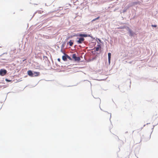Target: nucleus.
I'll use <instances>...</instances> for the list:
<instances>
[{
	"label": "nucleus",
	"mask_w": 158,
	"mask_h": 158,
	"mask_svg": "<svg viewBox=\"0 0 158 158\" xmlns=\"http://www.w3.org/2000/svg\"><path fill=\"white\" fill-rule=\"evenodd\" d=\"M6 81H8V80H7V79H6Z\"/></svg>",
	"instance_id": "15"
},
{
	"label": "nucleus",
	"mask_w": 158,
	"mask_h": 158,
	"mask_svg": "<svg viewBox=\"0 0 158 158\" xmlns=\"http://www.w3.org/2000/svg\"><path fill=\"white\" fill-rule=\"evenodd\" d=\"M66 56H67V57L70 60H71V58L70 57H69V56H68V55L66 54Z\"/></svg>",
	"instance_id": "11"
},
{
	"label": "nucleus",
	"mask_w": 158,
	"mask_h": 158,
	"mask_svg": "<svg viewBox=\"0 0 158 158\" xmlns=\"http://www.w3.org/2000/svg\"><path fill=\"white\" fill-rule=\"evenodd\" d=\"M69 44L70 46H72L73 45V43L72 42L71 40H70L69 42Z\"/></svg>",
	"instance_id": "8"
},
{
	"label": "nucleus",
	"mask_w": 158,
	"mask_h": 158,
	"mask_svg": "<svg viewBox=\"0 0 158 158\" xmlns=\"http://www.w3.org/2000/svg\"><path fill=\"white\" fill-rule=\"evenodd\" d=\"M57 60L59 62H60V58H58V59H57Z\"/></svg>",
	"instance_id": "14"
},
{
	"label": "nucleus",
	"mask_w": 158,
	"mask_h": 158,
	"mask_svg": "<svg viewBox=\"0 0 158 158\" xmlns=\"http://www.w3.org/2000/svg\"><path fill=\"white\" fill-rule=\"evenodd\" d=\"M77 36L81 37L79 38H77V39H79L77 41V43L78 44H81L85 40L84 38L83 37H86L87 36V35L82 34H79Z\"/></svg>",
	"instance_id": "1"
},
{
	"label": "nucleus",
	"mask_w": 158,
	"mask_h": 158,
	"mask_svg": "<svg viewBox=\"0 0 158 158\" xmlns=\"http://www.w3.org/2000/svg\"><path fill=\"white\" fill-rule=\"evenodd\" d=\"M27 73L28 75L31 77H33V73L32 72V71L31 70H29L27 71Z\"/></svg>",
	"instance_id": "4"
},
{
	"label": "nucleus",
	"mask_w": 158,
	"mask_h": 158,
	"mask_svg": "<svg viewBox=\"0 0 158 158\" xmlns=\"http://www.w3.org/2000/svg\"><path fill=\"white\" fill-rule=\"evenodd\" d=\"M67 56H66V55H65V56H62V58L63 60H64V61H67Z\"/></svg>",
	"instance_id": "7"
},
{
	"label": "nucleus",
	"mask_w": 158,
	"mask_h": 158,
	"mask_svg": "<svg viewBox=\"0 0 158 158\" xmlns=\"http://www.w3.org/2000/svg\"><path fill=\"white\" fill-rule=\"evenodd\" d=\"M100 18V17L99 16H98V17L97 18L93 19L92 20V22H93V21H95L96 20H97V19H98L99 18Z\"/></svg>",
	"instance_id": "10"
},
{
	"label": "nucleus",
	"mask_w": 158,
	"mask_h": 158,
	"mask_svg": "<svg viewBox=\"0 0 158 158\" xmlns=\"http://www.w3.org/2000/svg\"><path fill=\"white\" fill-rule=\"evenodd\" d=\"M7 71L4 69H1L0 70V75L1 76H4L7 73Z\"/></svg>",
	"instance_id": "2"
},
{
	"label": "nucleus",
	"mask_w": 158,
	"mask_h": 158,
	"mask_svg": "<svg viewBox=\"0 0 158 158\" xmlns=\"http://www.w3.org/2000/svg\"><path fill=\"white\" fill-rule=\"evenodd\" d=\"M99 50V47H97L96 48V51H98Z\"/></svg>",
	"instance_id": "13"
},
{
	"label": "nucleus",
	"mask_w": 158,
	"mask_h": 158,
	"mask_svg": "<svg viewBox=\"0 0 158 158\" xmlns=\"http://www.w3.org/2000/svg\"><path fill=\"white\" fill-rule=\"evenodd\" d=\"M40 75V73L38 72H34L33 74V77H36L39 76Z\"/></svg>",
	"instance_id": "5"
},
{
	"label": "nucleus",
	"mask_w": 158,
	"mask_h": 158,
	"mask_svg": "<svg viewBox=\"0 0 158 158\" xmlns=\"http://www.w3.org/2000/svg\"><path fill=\"white\" fill-rule=\"evenodd\" d=\"M111 54L110 53H108V62L109 64H110V58H111Z\"/></svg>",
	"instance_id": "6"
},
{
	"label": "nucleus",
	"mask_w": 158,
	"mask_h": 158,
	"mask_svg": "<svg viewBox=\"0 0 158 158\" xmlns=\"http://www.w3.org/2000/svg\"><path fill=\"white\" fill-rule=\"evenodd\" d=\"M72 58L74 59L76 61H79L80 60V57H77L76 54H73V55Z\"/></svg>",
	"instance_id": "3"
},
{
	"label": "nucleus",
	"mask_w": 158,
	"mask_h": 158,
	"mask_svg": "<svg viewBox=\"0 0 158 158\" xmlns=\"http://www.w3.org/2000/svg\"><path fill=\"white\" fill-rule=\"evenodd\" d=\"M152 26L154 27H157V25H152Z\"/></svg>",
	"instance_id": "12"
},
{
	"label": "nucleus",
	"mask_w": 158,
	"mask_h": 158,
	"mask_svg": "<svg viewBox=\"0 0 158 158\" xmlns=\"http://www.w3.org/2000/svg\"><path fill=\"white\" fill-rule=\"evenodd\" d=\"M129 32L130 33V35H131V36H132L133 35V32L131 30L129 29Z\"/></svg>",
	"instance_id": "9"
}]
</instances>
